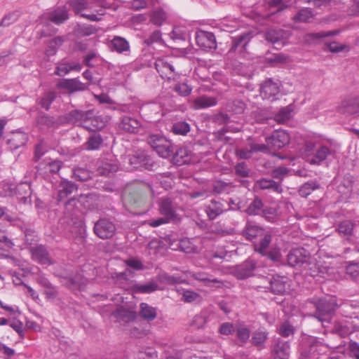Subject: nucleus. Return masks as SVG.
<instances>
[{
  "instance_id": "nucleus-28",
  "label": "nucleus",
  "mask_w": 359,
  "mask_h": 359,
  "mask_svg": "<svg viewBox=\"0 0 359 359\" xmlns=\"http://www.w3.org/2000/svg\"><path fill=\"white\" fill-rule=\"evenodd\" d=\"M72 6L74 10L78 13H81V16L91 21H97L99 18L95 14H86L82 12L88 8V4L86 0H73Z\"/></svg>"
},
{
  "instance_id": "nucleus-6",
  "label": "nucleus",
  "mask_w": 359,
  "mask_h": 359,
  "mask_svg": "<svg viewBox=\"0 0 359 359\" xmlns=\"http://www.w3.org/2000/svg\"><path fill=\"white\" fill-rule=\"evenodd\" d=\"M319 315L316 314V318L323 322L329 320L330 315L334 310L335 303L333 299H320L316 305Z\"/></svg>"
},
{
  "instance_id": "nucleus-47",
  "label": "nucleus",
  "mask_w": 359,
  "mask_h": 359,
  "mask_svg": "<svg viewBox=\"0 0 359 359\" xmlns=\"http://www.w3.org/2000/svg\"><path fill=\"white\" fill-rule=\"evenodd\" d=\"M172 131L176 135H185L190 131V126L185 121H179L172 125Z\"/></svg>"
},
{
  "instance_id": "nucleus-44",
  "label": "nucleus",
  "mask_w": 359,
  "mask_h": 359,
  "mask_svg": "<svg viewBox=\"0 0 359 359\" xmlns=\"http://www.w3.org/2000/svg\"><path fill=\"white\" fill-rule=\"evenodd\" d=\"M72 177L77 181L86 182L91 177L89 170L83 168H76L72 170Z\"/></svg>"
},
{
  "instance_id": "nucleus-63",
  "label": "nucleus",
  "mask_w": 359,
  "mask_h": 359,
  "mask_svg": "<svg viewBox=\"0 0 359 359\" xmlns=\"http://www.w3.org/2000/svg\"><path fill=\"white\" fill-rule=\"evenodd\" d=\"M327 48L332 53H339L347 48V46L344 44H339L336 41L325 43Z\"/></svg>"
},
{
  "instance_id": "nucleus-8",
  "label": "nucleus",
  "mask_w": 359,
  "mask_h": 359,
  "mask_svg": "<svg viewBox=\"0 0 359 359\" xmlns=\"http://www.w3.org/2000/svg\"><path fill=\"white\" fill-rule=\"evenodd\" d=\"M155 67L163 79H175L177 74L175 67L164 59H157L155 62Z\"/></svg>"
},
{
  "instance_id": "nucleus-2",
  "label": "nucleus",
  "mask_w": 359,
  "mask_h": 359,
  "mask_svg": "<svg viewBox=\"0 0 359 359\" xmlns=\"http://www.w3.org/2000/svg\"><path fill=\"white\" fill-rule=\"evenodd\" d=\"M147 142L163 158H168L174 154V147L171 142L161 134L149 135Z\"/></svg>"
},
{
  "instance_id": "nucleus-51",
  "label": "nucleus",
  "mask_w": 359,
  "mask_h": 359,
  "mask_svg": "<svg viewBox=\"0 0 359 359\" xmlns=\"http://www.w3.org/2000/svg\"><path fill=\"white\" fill-rule=\"evenodd\" d=\"M250 333V329L245 325H239L236 329V337L243 343L249 340Z\"/></svg>"
},
{
  "instance_id": "nucleus-46",
  "label": "nucleus",
  "mask_w": 359,
  "mask_h": 359,
  "mask_svg": "<svg viewBox=\"0 0 359 359\" xmlns=\"http://www.w3.org/2000/svg\"><path fill=\"white\" fill-rule=\"evenodd\" d=\"M301 153L311 164L314 163V144L312 142L306 143L302 149Z\"/></svg>"
},
{
  "instance_id": "nucleus-43",
  "label": "nucleus",
  "mask_w": 359,
  "mask_h": 359,
  "mask_svg": "<svg viewBox=\"0 0 359 359\" xmlns=\"http://www.w3.org/2000/svg\"><path fill=\"white\" fill-rule=\"evenodd\" d=\"M21 230L25 234V242L26 244L31 245L38 241V236L33 229L27 226H22L21 227Z\"/></svg>"
},
{
  "instance_id": "nucleus-31",
  "label": "nucleus",
  "mask_w": 359,
  "mask_h": 359,
  "mask_svg": "<svg viewBox=\"0 0 359 359\" xmlns=\"http://www.w3.org/2000/svg\"><path fill=\"white\" fill-rule=\"evenodd\" d=\"M285 32L283 29H269L265 33V39L267 41L283 46L282 40L285 38Z\"/></svg>"
},
{
  "instance_id": "nucleus-10",
  "label": "nucleus",
  "mask_w": 359,
  "mask_h": 359,
  "mask_svg": "<svg viewBox=\"0 0 359 359\" xmlns=\"http://www.w3.org/2000/svg\"><path fill=\"white\" fill-rule=\"evenodd\" d=\"M29 252L32 255V259L38 262L39 264L47 265L52 264L49 254L45 246L39 245L35 247H32L29 248Z\"/></svg>"
},
{
  "instance_id": "nucleus-4",
  "label": "nucleus",
  "mask_w": 359,
  "mask_h": 359,
  "mask_svg": "<svg viewBox=\"0 0 359 359\" xmlns=\"http://www.w3.org/2000/svg\"><path fill=\"white\" fill-rule=\"evenodd\" d=\"M94 233L101 239L112 238L116 231L114 224L107 219H100L95 223Z\"/></svg>"
},
{
  "instance_id": "nucleus-21",
  "label": "nucleus",
  "mask_w": 359,
  "mask_h": 359,
  "mask_svg": "<svg viewBox=\"0 0 359 359\" xmlns=\"http://www.w3.org/2000/svg\"><path fill=\"white\" fill-rule=\"evenodd\" d=\"M37 126L43 129L45 128H56L59 122L54 116H48L43 113H39L36 118Z\"/></svg>"
},
{
  "instance_id": "nucleus-55",
  "label": "nucleus",
  "mask_w": 359,
  "mask_h": 359,
  "mask_svg": "<svg viewBox=\"0 0 359 359\" xmlns=\"http://www.w3.org/2000/svg\"><path fill=\"white\" fill-rule=\"evenodd\" d=\"M281 87V82L278 79H268L261 84L260 90H278Z\"/></svg>"
},
{
  "instance_id": "nucleus-62",
  "label": "nucleus",
  "mask_w": 359,
  "mask_h": 359,
  "mask_svg": "<svg viewBox=\"0 0 359 359\" xmlns=\"http://www.w3.org/2000/svg\"><path fill=\"white\" fill-rule=\"evenodd\" d=\"M346 273L353 278L359 277V263H351L346 266Z\"/></svg>"
},
{
  "instance_id": "nucleus-48",
  "label": "nucleus",
  "mask_w": 359,
  "mask_h": 359,
  "mask_svg": "<svg viewBox=\"0 0 359 359\" xmlns=\"http://www.w3.org/2000/svg\"><path fill=\"white\" fill-rule=\"evenodd\" d=\"M20 17V13L18 11H14L9 13L4 16L0 21V27H8L11 25L15 22Z\"/></svg>"
},
{
  "instance_id": "nucleus-57",
  "label": "nucleus",
  "mask_w": 359,
  "mask_h": 359,
  "mask_svg": "<svg viewBox=\"0 0 359 359\" xmlns=\"http://www.w3.org/2000/svg\"><path fill=\"white\" fill-rule=\"evenodd\" d=\"M353 229V224L350 221H344L339 224L338 231L344 236L351 235Z\"/></svg>"
},
{
  "instance_id": "nucleus-33",
  "label": "nucleus",
  "mask_w": 359,
  "mask_h": 359,
  "mask_svg": "<svg viewBox=\"0 0 359 359\" xmlns=\"http://www.w3.org/2000/svg\"><path fill=\"white\" fill-rule=\"evenodd\" d=\"M234 186L231 182H224L223 180H216L212 184V189L215 194H229Z\"/></svg>"
},
{
  "instance_id": "nucleus-42",
  "label": "nucleus",
  "mask_w": 359,
  "mask_h": 359,
  "mask_svg": "<svg viewBox=\"0 0 359 359\" xmlns=\"http://www.w3.org/2000/svg\"><path fill=\"white\" fill-rule=\"evenodd\" d=\"M271 242V236L270 234L264 235L258 244L255 245V250L262 255H266V250Z\"/></svg>"
},
{
  "instance_id": "nucleus-13",
  "label": "nucleus",
  "mask_w": 359,
  "mask_h": 359,
  "mask_svg": "<svg viewBox=\"0 0 359 359\" xmlns=\"http://www.w3.org/2000/svg\"><path fill=\"white\" fill-rule=\"evenodd\" d=\"M251 39L249 32L243 33L233 39L232 46L229 52H238L240 53L245 51L246 47Z\"/></svg>"
},
{
  "instance_id": "nucleus-45",
  "label": "nucleus",
  "mask_w": 359,
  "mask_h": 359,
  "mask_svg": "<svg viewBox=\"0 0 359 359\" xmlns=\"http://www.w3.org/2000/svg\"><path fill=\"white\" fill-rule=\"evenodd\" d=\"M130 161L131 164H140L139 166H143L145 167L146 168H148L147 165H151L150 163L151 158H149L147 155H145L143 152L134 155L133 157L130 158Z\"/></svg>"
},
{
  "instance_id": "nucleus-37",
  "label": "nucleus",
  "mask_w": 359,
  "mask_h": 359,
  "mask_svg": "<svg viewBox=\"0 0 359 359\" xmlns=\"http://www.w3.org/2000/svg\"><path fill=\"white\" fill-rule=\"evenodd\" d=\"M293 107L291 105L281 108L274 116V120L278 123H285L292 117Z\"/></svg>"
},
{
  "instance_id": "nucleus-58",
  "label": "nucleus",
  "mask_w": 359,
  "mask_h": 359,
  "mask_svg": "<svg viewBox=\"0 0 359 359\" xmlns=\"http://www.w3.org/2000/svg\"><path fill=\"white\" fill-rule=\"evenodd\" d=\"M167 15L162 9L155 11L151 16V21L157 25H161L165 20Z\"/></svg>"
},
{
  "instance_id": "nucleus-56",
  "label": "nucleus",
  "mask_w": 359,
  "mask_h": 359,
  "mask_svg": "<svg viewBox=\"0 0 359 359\" xmlns=\"http://www.w3.org/2000/svg\"><path fill=\"white\" fill-rule=\"evenodd\" d=\"M294 327L287 321L283 322L279 329V334L283 337H287L294 334Z\"/></svg>"
},
{
  "instance_id": "nucleus-11",
  "label": "nucleus",
  "mask_w": 359,
  "mask_h": 359,
  "mask_svg": "<svg viewBox=\"0 0 359 359\" xmlns=\"http://www.w3.org/2000/svg\"><path fill=\"white\" fill-rule=\"evenodd\" d=\"M76 189V186L74 183L67 180L61 181L56 187L57 200L60 202L64 201Z\"/></svg>"
},
{
  "instance_id": "nucleus-35",
  "label": "nucleus",
  "mask_w": 359,
  "mask_h": 359,
  "mask_svg": "<svg viewBox=\"0 0 359 359\" xmlns=\"http://www.w3.org/2000/svg\"><path fill=\"white\" fill-rule=\"evenodd\" d=\"M344 112L351 115L359 113V96L351 97L343 102Z\"/></svg>"
},
{
  "instance_id": "nucleus-25",
  "label": "nucleus",
  "mask_w": 359,
  "mask_h": 359,
  "mask_svg": "<svg viewBox=\"0 0 359 359\" xmlns=\"http://www.w3.org/2000/svg\"><path fill=\"white\" fill-rule=\"evenodd\" d=\"M27 141V135L25 133L15 132L13 133L11 137L7 140V143L12 150L17 149L21 146L26 144Z\"/></svg>"
},
{
  "instance_id": "nucleus-36",
  "label": "nucleus",
  "mask_w": 359,
  "mask_h": 359,
  "mask_svg": "<svg viewBox=\"0 0 359 359\" xmlns=\"http://www.w3.org/2000/svg\"><path fill=\"white\" fill-rule=\"evenodd\" d=\"M140 315L144 320L151 321L156 318V309L149 306L147 303H141Z\"/></svg>"
},
{
  "instance_id": "nucleus-12",
  "label": "nucleus",
  "mask_w": 359,
  "mask_h": 359,
  "mask_svg": "<svg viewBox=\"0 0 359 359\" xmlns=\"http://www.w3.org/2000/svg\"><path fill=\"white\" fill-rule=\"evenodd\" d=\"M287 278L285 276H273L269 280V288L271 292L276 294H283L286 290Z\"/></svg>"
},
{
  "instance_id": "nucleus-9",
  "label": "nucleus",
  "mask_w": 359,
  "mask_h": 359,
  "mask_svg": "<svg viewBox=\"0 0 359 359\" xmlns=\"http://www.w3.org/2000/svg\"><path fill=\"white\" fill-rule=\"evenodd\" d=\"M290 349L288 342L280 338L273 340L272 353L276 359H287L290 355Z\"/></svg>"
},
{
  "instance_id": "nucleus-30",
  "label": "nucleus",
  "mask_w": 359,
  "mask_h": 359,
  "mask_svg": "<svg viewBox=\"0 0 359 359\" xmlns=\"http://www.w3.org/2000/svg\"><path fill=\"white\" fill-rule=\"evenodd\" d=\"M213 316L214 315L210 311L203 310L194 317L191 325L198 329L202 328Z\"/></svg>"
},
{
  "instance_id": "nucleus-54",
  "label": "nucleus",
  "mask_w": 359,
  "mask_h": 359,
  "mask_svg": "<svg viewBox=\"0 0 359 359\" xmlns=\"http://www.w3.org/2000/svg\"><path fill=\"white\" fill-rule=\"evenodd\" d=\"M201 295L194 291L191 290H185L182 294V299L187 303H192V302H199L201 301Z\"/></svg>"
},
{
  "instance_id": "nucleus-40",
  "label": "nucleus",
  "mask_w": 359,
  "mask_h": 359,
  "mask_svg": "<svg viewBox=\"0 0 359 359\" xmlns=\"http://www.w3.org/2000/svg\"><path fill=\"white\" fill-rule=\"evenodd\" d=\"M80 69L81 66L79 64H70L68 62H63L57 65L56 67L55 74L59 76H65L71 70H79Z\"/></svg>"
},
{
  "instance_id": "nucleus-24",
  "label": "nucleus",
  "mask_w": 359,
  "mask_h": 359,
  "mask_svg": "<svg viewBox=\"0 0 359 359\" xmlns=\"http://www.w3.org/2000/svg\"><path fill=\"white\" fill-rule=\"evenodd\" d=\"M191 277L197 280L202 282L205 286H215L220 287L223 285V283L203 272H196L192 273Z\"/></svg>"
},
{
  "instance_id": "nucleus-19",
  "label": "nucleus",
  "mask_w": 359,
  "mask_h": 359,
  "mask_svg": "<svg viewBox=\"0 0 359 359\" xmlns=\"http://www.w3.org/2000/svg\"><path fill=\"white\" fill-rule=\"evenodd\" d=\"M159 210L161 214L170 221L176 217L174 205L170 198H165L161 200Z\"/></svg>"
},
{
  "instance_id": "nucleus-14",
  "label": "nucleus",
  "mask_w": 359,
  "mask_h": 359,
  "mask_svg": "<svg viewBox=\"0 0 359 359\" xmlns=\"http://www.w3.org/2000/svg\"><path fill=\"white\" fill-rule=\"evenodd\" d=\"M42 18L49 19L55 24H60L69 18L67 9L65 6L57 7L54 11L46 13Z\"/></svg>"
},
{
  "instance_id": "nucleus-27",
  "label": "nucleus",
  "mask_w": 359,
  "mask_h": 359,
  "mask_svg": "<svg viewBox=\"0 0 359 359\" xmlns=\"http://www.w3.org/2000/svg\"><path fill=\"white\" fill-rule=\"evenodd\" d=\"M98 196L95 193L81 194L77 199L79 203L87 209H93L97 205Z\"/></svg>"
},
{
  "instance_id": "nucleus-7",
  "label": "nucleus",
  "mask_w": 359,
  "mask_h": 359,
  "mask_svg": "<svg viewBox=\"0 0 359 359\" xmlns=\"http://www.w3.org/2000/svg\"><path fill=\"white\" fill-rule=\"evenodd\" d=\"M256 267L257 262L254 259H247L245 262L236 266L233 273L238 279H245L254 274Z\"/></svg>"
},
{
  "instance_id": "nucleus-1",
  "label": "nucleus",
  "mask_w": 359,
  "mask_h": 359,
  "mask_svg": "<svg viewBox=\"0 0 359 359\" xmlns=\"http://www.w3.org/2000/svg\"><path fill=\"white\" fill-rule=\"evenodd\" d=\"M67 120L68 122L80 125L90 131L104 128L109 121L107 116L96 115L93 110L72 111L68 114Z\"/></svg>"
},
{
  "instance_id": "nucleus-52",
  "label": "nucleus",
  "mask_w": 359,
  "mask_h": 359,
  "mask_svg": "<svg viewBox=\"0 0 359 359\" xmlns=\"http://www.w3.org/2000/svg\"><path fill=\"white\" fill-rule=\"evenodd\" d=\"M102 143V139L100 134H93L91 135L87 142L88 149H97Z\"/></svg>"
},
{
  "instance_id": "nucleus-3",
  "label": "nucleus",
  "mask_w": 359,
  "mask_h": 359,
  "mask_svg": "<svg viewBox=\"0 0 359 359\" xmlns=\"http://www.w3.org/2000/svg\"><path fill=\"white\" fill-rule=\"evenodd\" d=\"M310 259V253L303 248L292 249L287 255L288 265L292 267L308 264Z\"/></svg>"
},
{
  "instance_id": "nucleus-26",
  "label": "nucleus",
  "mask_w": 359,
  "mask_h": 359,
  "mask_svg": "<svg viewBox=\"0 0 359 359\" xmlns=\"http://www.w3.org/2000/svg\"><path fill=\"white\" fill-rule=\"evenodd\" d=\"M118 170V165L116 161L106 158L102 161L97 168V172L101 175L109 176Z\"/></svg>"
},
{
  "instance_id": "nucleus-15",
  "label": "nucleus",
  "mask_w": 359,
  "mask_h": 359,
  "mask_svg": "<svg viewBox=\"0 0 359 359\" xmlns=\"http://www.w3.org/2000/svg\"><path fill=\"white\" fill-rule=\"evenodd\" d=\"M140 127L141 123L137 119L127 116H123L119 123L121 130L130 133H138Z\"/></svg>"
},
{
  "instance_id": "nucleus-53",
  "label": "nucleus",
  "mask_w": 359,
  "mask_h": 359,
  "mask_svg": "<svg viewBox=\"0 0 359 359\" xmlns=\"http://www.w3.org/2000/svg\"><path fill=\"white\" fill-rule=\"evenodd\" d=\"M56 97L55 91H48L44 93L43 96L40 100V104L42 107L46 109H48L51 103L55 100Z\"/></svg>"
},
{
  "instance_id": "nucleus-49",
  "label": "nucleus",
  "mask_w": 359,
  "mask_h": 359,
  "mask_svg": "<svg viewBox=\"0 0 359 359\" xmlns=\"http://www.w3.org/2000/svg\"><path fill=\"white\" fill-rule=\"evenodd\" d=\"M58 86L65 90H81V83L77 79L63 80Z\"/></svg>"
},
{
  "instance_id": "nucleus-18",
  "label": "nucleus",
  "mask_w": 359,
  "mask_h": 359,
  "mask_svg": "<svg viewBox=\"0 0 359 359\" xmlns=\"http://www.w3.org/2000/svg\"><path fill=\"white\" fill-rule=\"evenodd\" d=\"M217 104V97L208 95H201L193 100L192 107L197 110L215 106Z\"/></svg>"
},
{
  "instance_id": "nucleus-23",
  "label": "nucleus",
  "mask_w": 359,
  "mask_h": 359,
  "mask_svg": "<svg viewBox=\"0 0 359 359\" xmlns=\"http://www.w3.org/2000/svg\"><path fill=\"white\" fill-rule=\"evenodd\" d=\"M255 185L262 190L267 189L277 193H281L283 191L280 184L271 179L262 178L256 181Z\"/></svg>"
},
{
  "instance_id": "nucleus-38",
  "label": "nucleus",
  "mask_w": 359,
  "mask_h": 359,
  "mask_svg": "<svg viewBox=\"0 0 359 359\" xmlns=\"http://www.w3.org/2000/svg\"><path fill=\"white\" fill-rule=\"evenodd\" d=\"M158 290V285L154 282H149L145 284H135L133 291L135 293L149 294Z\"/></svg>"
},
{
  "instance_id": "nucleus-60",
  "label": "nucleus",
  "mask_w": 359,
  "mask_h": 359,
  "mask_svg": "<svg viewBox=\"0 0 359 359\" xmlns=\"http://www.w3.org/2000/svg\"><path fill=\"white\" fill-rule=\"evenodd\" d=\"M158 280L161 283H163L164 284H168V285H173V284L178 283L177 278L170 276L166 273H161L158 276Z\"/></svg>"
},
{
  "instance_id": "nucleus-20",
  "label": "nucleus",
  "mask_w": 359,
  "mask_h": 359,
  "mask_svg": "<svg viewBox=\"0 0 359 359\" xmlns=\"http://www.w3.org/2000/svg\"><path fill=\"white\" fill-rule=\"evenodd\" d=\"M334 155L330 148L325 145H320L316 149V165L323 164L328 165V160Z\"/></svg>"
},
{
  "instance_id": "nucleus-59",
  "label": "nucleus",
  "mask_w": 359,
  "mask_h": 359,
  "mask_svg": "<svg viewBox=\"0 0 359 359\" xmlns=\"http://www.w3.org/2000/svg\"><path fill=\"white\" fill-rule=\"evenodd\" d=\"M312 15V11L311 10L302 9L293 17V20L297 22H306Z\"/></svg>"
},
{
  "instance_id": "nucleus-64",
  "label": "nucleus",
  "mask_w": 359,
  "mask_h": 359,
  "mask_svg": "<svg viewBox=\"0 0 359 359\" xmlns=\"http://www.w3.org/2000/svg\"><path fill=\"white\" fill-rule=\"evenodd\" d=\"M261 214L264 217L270 221L275 217L276 215V210L274 208L265 207L263 205Z\"/></svg>"
},
{
  "instance_id": "nucleus-5",
  "label": "nucleus",
  "mask_w": 359,
  "mask_h": 359,
  "mask_svg": "<svg viewBox=\"0 0 359 359\" xmlns=\"http://www.w3.org/2000/svg\"><path fill=\"white\" fill-rule=\"evenodd\" d=\"M290 135L285 130H276L272 135L266 138V142L270 149H280L290 142Z\"/></svg>"
},
{
  "instance_id": "nucleus-39",
  "label": "nucleus",
  "mask_w": 359,
  "mask_h": 359,
  "mask_svg": "<svg viewBox=\"0 0 359 359\" xmlns=\"http://www.w3.org/2000/svg\"><path fill=\"white\" fill-rule=\"evenodd\" d=\"M267 338L268 333L262 329H258L253 333L251 343L254 346L262 348Z\"/></svg>"
},
{
  "instance_id": "nucleus-50",
  "label": "nucleus",
  "mask_w": 359,
  "mask_h": 359,
  "mask_svg": "<svg viewBox=\"0 0 359 359\" xmlns=\"http://www.w3.org/2000/svg\"><path fill=\"white\" fill-rule=\"evenodd\" d=\"M69 286L72 289L83 287L86 284V279L81 274H76L69 280Z\"/></svg>"
},
{
  "instance_id": "nucleus-16",
  "label": "nucleus",
  "mask_w": 359,
  "mask_h": 359,
  "mask_svg": "<svg viewBox=\"0 0 359 359\" xmlns=\"http://www.w3.org/2000/svg\"><path fill=\"white\" fill-rule=\"evenodd\" d=\"M198 44L205 49L215 48L216 40L215 35L211 32H201L196 36Z\"/></svg>"
},
{
  "instance_id": "nucleus-41",
  "label": "nucleus",
  "mask_w": 359,
  "mask_h": 359,
  "mask_svg": "<svg viewBox=\"0 0 359 359\" xmlns=\"http://www.w3.org/2000/svg\"><path fill=\"white\" fill-rule=\"evenodd\" d=\"M263 205L262 200L259 197H255L245 211L250 215H258L261 214Z\"/></svg>"
},
{
  "instance_id": "nucleus-61",
  "label": "nucleus",
  "mask_w": 359,
  "mask_h": 359,
  "mask_svg": "<svg viewBox=\"0 0 359 359\" xmlns=\"http://www.w3.org/2000/svg\"><path fill=\"white\" fill-rule=\"evenodd\" d=\"M235 172L236 174L241 177H245L248 176V170L247 168V165L245 162H241L235 165Z\"/></svg>"
},
{
  "instance_id": "nucleus-22",
  "label": "nucleus",
  "mask_w": 359,
  "mask_h": 359,
  "mask_svg": "<svg viewBox=\"0 0 359 359\" xmlns=\"http://www.w3.org/2000/svg\"><path fill=\"white\" fill-rule=\"evenodd\" d=\"M18 199L20 203L29 204L31 203L32 190L28 183H22L17 188Z\"/></svg>"
},
{
  "instance_id": "nucleus-17",
  "label": "nucleus",
  "mask_w": 359,
  "mask_h": 359,
  "mask_svg": "<svg viewBox=\"0 0 359 359\" xmlns=\"http://www.w3.org/2000/svg\"><path fill=\"white\" fill-rule=\"evenodd\" d=\"M226 210V208L222 201L211 200L210 204L205 208V212L208 218L213 220L222 214Z\"/></svg>"
},
{
  "instance_id": "nucleus-34",
  "label": "nucleus",
  "mask_w": 359,
  "mask_h": 359,
  "mask_svg": "<svg viewBox=\"0 0 359 359\" xmlns=\"http://www.w3.org/2000/svg\"><path fill=\"white\" fill-rule=\"evenodd\" d=\"M110 43L111 48L117 53H122L130 50L128 41L121 36H114Z\"/></svg>"
},
{
  "instance_id": "nucleus-29",
  "label": "nucleus",
  "mask_w": 359,
  "mask_h": 359,
  "mask_svg": "<svg viewBox=\"0 0 359 359\" xmlns=\"http://www.w3.org/2000/svg\"><path fill=\"white\" fill-rule=\"evenodd\" d=\"M112 316L117 320L130 322L135 319L136 312L124 307H119L112 313Z\"/></svg>"
},
{
  "instance_id": "nucleus-32",
  "label": "nucleus",
  "mask_w": 359,
  "mask_h": 359,
  "mask_svg": "<svg viewBox=\"0 0 359 359\" xmlns=\"http://www.w3.org/2000/svg\"><path fill=\"white\" fill-rule=\"evenodd\" d=\"M263 229L255 224L254 222L248 221L245 229L243 231V235L248 240H252L257 236L261 235Z\"/></svg>"
}]
</instances>
